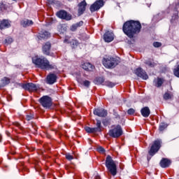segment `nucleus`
Instances as JSON below:
<instances>
[{
    "instance_id": "obj_30",
    "label": "nucleus",
    "mask_w": 179,
    "mask_h": 179,
    "mask_svg": "<svg viewBox=\"0 0 179 179\" xmlns=\"http://www.w3.org/2000/svg\"><path fill=\"white\" fill-rule=\"evenodd\" d=\"M176 13L173 15L171 17V19L170 20L171 23L173 24V23H176V20H178L179 16H178V10H177V8H176Z\"/></svg>"
},
{
    "instance_id": "obj_26",
    "label": "nucleus",
    "mask_w": 179,
    "mask_h": 179,
    "mask_svg": "<svg viewBox=\"0 0 179 179\" xmlns=\"http://www.w3.org/2000/svg\"><path fill=\"white\" fill-rule=\"evenodd\" d=\"M1 87H5V86H7V85H9L10 83V78L8 77H4L1 79Z\"/></svg>"
},
{
    "instance_id": "obj_3",
    "label": "nucleus",
    "mask_w": 179,
    "mask_h": 179,
    "mask_svg": "<svg viewBox=\"0 0 179 179\" xmlns=\"http://www.w3.org/2000/svg\"><path fill=\"white\" fill-rule=\"evenodd\" d=\"M102 64L107 69H114L120 64V60L113 57H103Z\"/></svg>"
},
{
    "instance_id": "obj_39",
    "label": "nucleus",
    "mask_w": 179,
    "mask_h": 179,
    "mask_svg": "<svg viewBox=\"0 0 179 179\" xmlns=\"http://www.w3.org/2000/svg\"><path fill=\"white\" fill-rule=\"evenodd\" d=\"M97 152H99V153H105L106 152V150L104 149V148L99 146L96 148Z\"/></svg>"
},
{
    "instance_id": "obj_43",
    "label": "nucleus",
    "mask_w": 179,
    "mask_h": 179,
    "mask_svg": "<svg viewBox=\"0 0 179 179\" xmlns=\"http://www.w3.org/2000/svg\"><path fill=\"white\" fill-rule=\"evenodd\" d=\"M102 124L104 127H107V125L108 124V120H107V118L102 120Z\"/></svg>"
},
{
    "instance_id": "obj_50",
    "label": "nucleus",
    "mask_w": 179,
    "mask_h": 179,
    "mask_svg": "<svg viewBox=\"0 0 179 179\" xmlns=\"http://www.w3.org/2000/svg\"><path fill=\"white\" fill-rule=\"evenodd\" d=\"M13 1H15L16 2L17 0H13Z\"/></svg>"
},
{
    "instance_id": "obj_13",
    "label": "nucleus",
    "mask_w": 179,
    "mask_h": 179,
    "mask_svg": "<svg viewBox=\"0 0 179 179\" xmlns=\"http://www.w3.org/2000/svg\"><path fill=\"white\" fill-rule=\"evenodd\" d=\"M78 16H82L85 12H86V7L87 6V3L86 0H83L78 4Z\"/></svg>"
},
{
    "instance_id": "obj_41",
    "label": "nucleus",
    "mask_w": 179,
    "mask_h": 179,
    "mask_svg": "<svg viewBox=\"0 0 179 179\" xmlns=\"http://www.w3.org/2000/svg\"><path fill=\"white\" fill-rule=\"evenodd\" d=\"M66 159L71 162V160H73V156L71 155V154L66 155Z\"/></svg>"
},
{
    "instance_id": "obj_37",
    "label": "nucleus",
    "mask_w": 179,
    "mask_h": 179,
    "mask_svg": "<svg viewBox=\"0 0 179 179\" xmlns=\"http://www.w3.org/2000/svg\"><path fill=\"white\" fill-rule=\"evenodd\" d=\"M12 43H13V38L11 37H8L4 41V43L7 45L12 44Z\"/></svg>"
},
{
    "instance_id": "obj_24",
    "label": "nucleus",
    "mask_w": 179,
    "mask_h": 179,
    "mask_svg": "<svg viewBox=\"0 0 179 179\" xmlns=\"http://www.w3.org/2000/svg\"><path fill=\"white\" fill-rule=\"evenodd\" d=\"M164 83V80L162 78H157V80H155L153 81V85L154 86H155V87H162Z\"/></svg>"
},
{
    "instance_id": "obj_42",
    "label": "nucleus",
    "mask_w": 179,
    "mask_h": 179,
    "mask_svg": "<svg viewBox=\"0 0 179 179\" xmlns=\"http://www.w3.org/2000/svg\"><path fill=\"white\" fill-rule=\"evenodd\" d=\"M83 85L85 87H89L90 86V81L87 80H85L84 82H83Z\"/></svg>"
},
{
    "instance_id": "obj_32",
    "label": "nucleus",
    "mask_w": 179,
    "mask_h": 179,
    "mask_svg": "<svg viewBox=\"0 0 179 179\" xmlns=\"http://www.w3.org/2000/svg\"><path fill=\"white\" fill-rule=\"evenodd\" d=\"M115 83H113L110 80H106L103 83V86H107V87H114L115 86Z\"/></svg>"
},
{
    "instance_id": "obj_44",
    "label": "nucleus",
    "mask_w": 179,
    "mask_h": 179,
    "mask_svg": "<svg viewBox=\"0 0 179 179\" xmlns=\"http://www.w3.org/2000/svg\"><path fill=\"white\" fill-rule=\"evenodd\" d=\"M80 40H83L84 41H86V40H89V36H87L86 34H83L81 36Z\"/></svg>"
},
{
    "instance_id": "obj_1",
    "label": "nucleus",
    "mask_w": 179,
    "mask_h": 179,
    "mask_svg": "<svg viewBox=\"0 0 179 179\" xmlns=\"http://www.w3.org/2000/svg\"><path fill=\"white\" fill-rule=\"evenodd\" d=\"M142 30V24L139 20L126 21L122 26V31L129 38H134Z\"/></svg>"
},
{
    "instance_id": "obj_33",
    "label": "nucleus",
    "mask_w": 179,
    "mask_h": 179,
    "mask_svg": "<svg viewBox=\"0 0 179 179\" xmlns=\"http://www.w3.org/2000/svg\"><path fill=\"white\" fill-rule=\"evenodd\" d=\"M172 97H174V95L169 92H165V94L163 96L164 100H170L171 99Z\"/></svg>"
},
{
    "instance_id": "obj_4",
    "label": "nucleus",
    "mask_w": 179,
    "mask_h": 179,
    "mask_svg": "<svg viewBox=\"0 0 179 179\" xmlns=\"http://www.w3.org/2000/svg\"><path fill=\"white\" fill-rule=\"evenodd\" d=\"M160 148H162V141L160 139L155 140L148 151V155L150 157L148 156L147 157L148 162H150L152 157H153V156H155V155H156L157 152L160 150Z\"/></svg>"
},
{
    "instance_id": "obj_2",
    "label": "nucleus",
    "mask_w": 179,
    "mask_h": 179,
    "mask_svg": "<svg viewBox=\"0 0 179 179\" xmlns=\"http://www.w3.org/2000/svg\"><path fill=\"white\" fill-rule=\"evenodd\" d=\"M32 62L36 68L43 69V71H50V69H57L55 64H50V61L45 57H36L32 58Z\"/></svg>"
},
{
    "instance_id": "obj_11",
    "label": "nucleus",
    "mask_w": 179,
    "mask_h": 179,
    "mask_svg": "<svg viewBox=\"0 0 179 179\" xmlns=\"http://www.w3.org/2000/svg\"><path fill=\"white\" fill-rule=\"evenodd\" d=\"M134 73L138 78H141V79H143V80H148V79H149V76H148L146 71L141 67L137 68L134 71Z\"/></svg>"
},
{
    "instance_id": "obj_8",
    "label": "nucleus",
    "mask_w": 179,
    "mask_h": 179,
    "mask_svg": "<svg viewBox=\"0 0 179 179\" xmlns=\"http://www.w3.org/2000/svg\"><path fill=\"white\" fill-rule=\"evenodd\" d=\"M38 101L43 108H51L52 106V98L48 95L43 96L38 99Z\"/></svg>"
},
{
    "instance_id": "obj_51",
    "label": "nucleus",
    "mask_w": 179,
    "mask_h": 179,
    "mask_svg": "<svg viewBox=\"0 0 179 179\" xmlns=\"http://www.w3.org/2000/svg\"><path fill=\"white\" fill-rule=\"evenodd\" d=\"M78 82H80V80H78Z\"/></svg>"
},
{
    "instance_id": "obj_22",
    "label": "nucleus",
    "mask_w": 179,
    "mask_h": 179,
    "mask_svg": "<svg viewBox=\"0 0 179 179\" xmlns=\"http://www.w3.org/2000/svg\"><path fill=\"white\" fill-rule=\"evenodd\" d=\"M21 26L22 27H29L30 26H33L34 24V22L31 20L26 19V20H22L20 22Z\"/></svg>"
},
{
    "instance_id": "obj_14",
    "label": "nucleus",
    "mask_w": 179,
    "mask_h": 179,
    "mask_svg": "<svg viewBox=\"0 0 179 179\" xmlns=\"http://www.w3.org/2000/svg\"><path fill=\"white\" fill-rule=\"evenodd\" d=\"M94 115H97V117H101L102 118H106L107 117V110H105L103 108H95L93 111Z\"/></svg>"
},
{
    "instance_id": "obj_52",
    "label": "nucleus",
    "mask_w": 179,
    "mask_h": 179,
    "mask_svg": "<svg viewBox=\"0 0 179 179\" xmlns=\"http://www.w3.org/2000/svg\"><path fill=\"white\" fill-rule=\"evenodd\" d=\"M0 89H1V86H0Z\"/></svg>"
},
{
    "instance_id": "obj_48",
    "label": "nucleus",
    "mask_w": 179,
    "mask_h": 179,
    "mask_svg": "<svg viewBox=\"0 0 179 179\" xmlns=\"http://www.w3.org/2000/svg\"><path fill=\"white\" fill-rule=\"evenodd\" d=\"M0 142H2V135L0 134Z\"/></svg>"
},
{
    "instance_id": "obj_23",
    "label": "nucleus",
    "mask_w": 179,
    "mask_h": 179,
    "mask_svg": "<svg viewBox=\"0 0 179 179\" xmlns=\"http://www.w3.org/2000/svg\"><path fill=\"white\" fill-rule=\"evenodd\" d=\"M82 68L83 69H84L85 71H87V72H92V71L94 69V66H93V64L89 62H86L82 64Z\"/></svg>"
},
{
    "instance_id": "obj_35",
    "label": "nucleus",
    "mask_w": 179,
    "mask_h": 179,
    "mask_svg": "<svg viewBox=\"0 0 179 179\" xmlns=\"http://www.w3.org/2000/svg\"><path fill=\"white\" fill-rule=\"evenodd\" d=\"M113 117L115 120H121V115L118 114V112H117L115 109H113Z\"/></svg>"
},
{
    "instance_id": "obj_17",
    "label": "nucleus",
    "mask_w": 179,
    "mask_h": 179,
    "mask_svg": "<svg viewBox=\"0 0 179 179\" xmlns=\"http://www.w3.org/2000/svg\"><path fill=\"white\" fill-rule=\"evenodd\" d=\"M103 40L105 43H111L114 40V33L107 31L103 34Z\"/></svg>"
},
{
    "instance_id": "obj_49",
    "label": "nucleus",
    "mask_w": 179,
    "mask_h": 179,
    "mask_svg": "<svg viewBox=\"0 0 179 179\" xmlns=\"http://www.w3.org/2000/svg\"><path fill=\"white\" fill-rule=\"evenodd\" d=\"M177 5H178V6H179V0H178V3H177Z\"/></svg>"
},
{
    "instance_id": "obj_9",
    "label": "nucleus",
    "mask_w": 179,
    "mask_h": 179,
    "mask_svg": "<svg viewBox=\"0 0 179 179\" xmlns=\"http://www.w3.org/2000/svg\"><path fill=\"white\" fill-rule=\"evenodd\" d=\"M56 16L62 20H72V15L69 14V13L66 12L65 10H60L57 11L56 13Z\"/></svg>"
},
{
    "instance_id": "obj_21",
    "label": "nucleus",
    "mask_w": 179,
    "mask_h": 179,
    "mask_svg": "<svg viewBox=\"0 0 179 179\" xmlns=\"http://www.w3.org/2000/svg\"><path fill=\"white\" fill-rule=\"evenodd\" d=\"M141 114L144 118H148L150 115V109L148 106L141 108Z\"/></svg>"
},
{
    "instance_id": "obj_27",
    "label": "nucleus",
    "mask_w": 179,
    "mask_h": 179,
    "mask_svg": "<svg viewBox=\"0 0 179 179\" xmlns=\"http://www.w3.org/2000/svg\"><path fill=\"white\" fill-rule=\"evenodd\" d=\"M145 65H148L149 68H155L157 65L153 59H148V60H145Z\"/></svg>"
},
{
    "instance_id": "obj_16",
    "label": "nucleus",
    "mask_w": 179,
    "mask_h": 179,
    "mask_svg": "<svg viewBox=\"0 0 179 179\" xmlns=\"http://www.w3.org/2000/svg\"><path fill=\"white\" fill-rule=\"evenodd\" d=\"M51 43L48 41L42 45V52L44 55H50L51 52Z\"/></svg>"
},
{
    "instance_id": "obj_19",
    "label": "nucleus",
    "mask_w": 179,
    "mask_h": 179,
    "mask_svg": "<svg viewBox=\"0 0 179 179\" xmlns=\"http://www.w3.org/2000/svg\"><path fill=\"white\" fill-rule=\"evenodd\" d=\"M171 164V160L167 158H162L159 162V166L162 169H167V167H170Z\"/></svg>"
},
{
    "instance_id": "obj_29",
    "label": "nucleus",
    "mask_w": 179,
    "mask_h": 179,
    "mask_svg": "<svg viewBox=\"0 0 179 179\" xmlns=\"http://www.w3.org/2000/svg\"><path fill=\"white\" fill-rule=\"evenodd\" d=\"M69 44H70L71 48L75 49L76 47H78V45H79L80 43L79 41L76 39H72L70 41V42H69Z\"/></svg>"
},
{
    "instance_id": "obj_5",
    "label": "nucleus",
    "mask_w": 179,
    "mask_h": 179,
    "mask_svg": "<svg viewBox=\"0 0 179 179\" xmlns=\"http://www.w3.org/2000/svg\"><path fill=\"white\" fill-rule=\"evenodd\" d=\"M105 165L108 171L111 174V176H117V164H115L113 157H111L110 155L106 157Z\"/></svg>"
},
{
    "instance_id": "obj_10",
    "label": "nucleus",
    "mask_w": 179,
    "mask_h": 179,
    "mask_svg": "<svg viewBox=\"0 0 179 179\" xmlns=\"http://www.w3.org/2000/svg\"><path fill=\"white\" fill-rule=\"evenodd\" d=\"M104 6L103 0H97L94 3H92L90 7V10L92 13L93 12H97L99 9H101Z\"/></svg>"
},
{
    "instance_id": "obj_47",
    "label": "nucleus",
    "mask_w": 179,
    "mask_h": 179,
    "mask_svg": "<svg viewBox=\"0 0 179 179\" xmlns=\"http://www.w3.org/2000/svg\"><path fill=\"white\" fill-rule=\"evenodd\" d=\"M48 2H49L50 3L52 4V3H54V1H55V0H48Z\"/></svg>"
},
{
    "instance_id": "obj_45",
    "label": "nucleus",
    "mask_w": 179,
    "mask_h": 179,
    "mask_svg": "<svg viewBox=\"0 0 179 179\" xmlns=\"http://www.w3.org/2000/svg\"><path fill=\"white\" fill-rule=\"evenodd\" d=\"M94 179H101V177L99 173H94Z\"/></svg>"
},
{
    "instance_id": "obj_36",
    "label": "nucleus",
    "mask_w": 179,
    "mask_h": 179,
    "mask_svg": "<svg viewBox=\"0 0 179 179\" xmlns=\"http://www.w3.org/2000/svg\"><path fill=\"white\" fill-rule=\"evenodd\" d=\"M25 120L27 121H31V120H34V113H29L26 115Z\"/></svg>"
},
{
    "instance_id": "obj_34",
    "label": "nucleus",
    "mask_w": 179,
    "mask_h": 179,
    "mask_svg": "<svg viewBox=\"0 0 179 179\" xmlns=\"http://www.w3.org/2000/svg\"><path fill=\"white\" fill-rule=\"evenodd\" d=\"M173 75H175L176 78H179V64H177L173 69Z\"/></svg>"
},
{
    "instance_id": "obj_28",
    "label": "nucleus",
    "mask_w": 179,
    "mask_h": 179,
    "mask_svg": "<svg viewBox=\"0 0 179 179\" xmlns=\"http://www.w3.org/2000/svg\"><path fill=\"white\" fill-rule=\"evenodd\" d=\"M106 80L103 78V77H96L94 80V83H95V85H104V83Z\"/></svg>"
},
{
    "instance_id": "obj_38",
    "label": "nucleus",
    "mask_w": 179,
    "mask_h": 179,
    "mask_svg": "<svg viewBox=\"0 0 179 179\" xmlns=\"http://www.w3.org/2000/svg\"><path fill=\"white\" fill-rule=\"evenodd\" d=\"M127 114L129 115H134L135 114V109L131 108L129 110H127Z\"/></svg>"
},
{
    "instance_id": "obj_15",
    "label": "nucleus",
    "mask_w": 179,
    "mask_h": 179,
    "mask_svg": "<svg viewBox=\"0 0 179 179\" xmlns=\"http://www.w3.org/2000/svg\"><path fill=\"white\" fill-rule=\"evenodd\" d=\"M57 79H58V77L55 73H50L46 77V83L48 85H54V83H56Z\"/></svg>"
},
{
    "instance_id": "obj_25",
    "label": "nucleus",
    "mask_w": 179,
    "mask_h": 179,
    "mask_svg": "<svg viewBox=\"0 0 179 179\" xmlns=\"http://www.w3.org/2000/svg\"><path fill=\"white\" fill-rule=\"evenodd\" d=\"M81 26H83V21H80L78 22H76V24H72L70 27V30L71 31H76V30H78V28L80 27Z\"/></svg>"
},
{
    "instance_id": "obj_7",
    "label": "nucleus",
    "mask_w": 179,
    "mask_h": 179,
    "mask_svg": "<svg viewBox=\"0 0 179 179\" xmlns=\"http://www.w3.org/2000/svg\"><path fill=\"white\" fill-rule=\"evenodd\" d=\"M95 127H85V130L87 134H97L103 131V126L101 125V120L96 119Z\"/></svg>"
},
{
    "instance_id": "obj_40",
    "label": "nucleus",
    "mask_w": 179,
    "mask_h": 179,
    "mask_svg": "<svg viewBox=\"0 0 179 179\" xmlns=\"http://www.w3.org/2000/svg\"><path fill=\"white\" fill-rule=\"evenodd\" d=\"M153 47H155V48H159L162 47V43H160V42H154L153 43Z\"/></svg>"
},
{
    "instance_id": "obj_12",
    "label": "nucleus",
    "mask_w": 179,
    "mask_h": 179,
    "mask_svg": "<svg viewBox=\"0 0 179 179\" xmlns=\"http://www.w3.org/2000/svg\"><path fill=\"white\" fill-rule=\"evenodd\" d=\"M22 89L27 90V92H37L38 90V87L33 83H24L22 85Z\"/></svg>"
},
{
    "instance_id": "obj_18",
    "label": "nucleus",
    "mask_w": 179,
    "mask_h": 179,
    "mask_svg": "<svg viewBox=\"0 0 179 179\" xmlns=\"http://www.w3.org/2000/svg\"><path fill=\"white\" fill-rule=\"evenodd\" d=\"M12 25L10 21L6 19L0 20V30H5V29H9Z\"/></svg>"
},
{
    "instance_id": "obj_46",
    "label": "nucleus",
    "mask_w": 179,
    "mask_h": 179,
    "mask_svg": "<svg viewBox=\"0 0 179 179\" xmlns=\"http://www.w3.org/2000/svg\"><path fill=\"white\" fill-rule=\"evenodd\" d=\"M64 43H67V44H69V43H71V41H69L68 39H64Z\"/></svg>"
},
{
    "instance_id": "obj_20",
    "label": "nucleus",
    "mask_w": 179,
    "mask_h": 179,
    "mask_svg": "<svg viewBox=\"0 0 179 179\" xmlns=\"http://www.w3.org/2000/svg\"><path fill=\"white\" fill-rule=\"evenodd\" d=\"M50 36L51 34L47 31H42L38 35V40H47V38H50Z\"/></svg>"
},
{
    "instance_id": "obj_6",
    "label": "nucleus",
    "mask_w": 179,
    "mask_h": 179,
    "mask_svg": "<svg viewBox=\"0 0 179 179\" xmlns=\"http://www.w3.org/2000/svg\"><path fill=\"white\" fill-rule=\"evenodd\" d=\"M123 134H124V131H122V127L120 124L114 126L108 131L109 136H110L111 138H120V136H122Z\"/></svg>"
},
{
    "instance_id": "obj_31",
    "label": "nucleus",
    "mask_w": 179,
    "mask_h": 179,
    "mask_svg": "<svg viewBox=\"0 0 179 179\" xmlns=\"http://www.w3.org/2000/svg\"><path fill=\"white\" fill-rule=\"evenodd\" d=\"M167 127H169V124H167L164 122H161L159 125V131L163 132V131H164V129H166L167 128Z\"/></svg>"
}]
</instances>
